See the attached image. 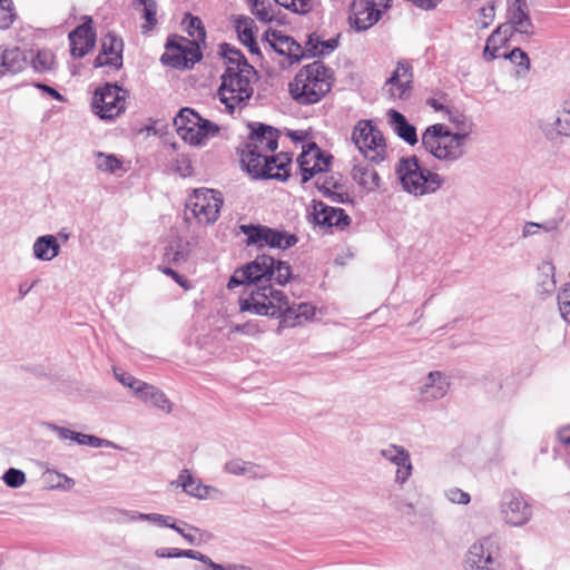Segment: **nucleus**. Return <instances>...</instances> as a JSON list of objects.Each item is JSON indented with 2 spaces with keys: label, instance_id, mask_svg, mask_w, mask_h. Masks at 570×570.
Here are the masks:
<instances>
[{
  "label": "nucleus",
  "instance_id": "nucleus-1",
  "mask_svg": "<svg viewBox=\"0 0 570 570\" xmlns=\"http://www.w3.org/2000/svg\"><path fill=\"white\" fill-rule=\"evenodd\" d=\"M292 278L291 266L268 255H258L253 262L236 269L230 276L229 289L243 285L239 309L254 315L281 318L282 327H295L314 316V306L308 303H289L288 297L272 285H285Z\"/></svg>",
  "mask_w": 570,
  "mask_h": 570
},
{
  "label": "nucleus",
  "instance_id": "nucleus-2",
  "mask_svg": "<svg viewBox=\"0 0 570 570\" xmlns=\"http://www.w3.org/2000/svg\"><path fill=\"white\" fill-rule=\"evenodd\" d=\"M465 134L453 132L444 124H433L425 128L421 136L424 150L436 160L452 165L466 154Z\"/></svg>",
  "mask_w": 570,
  "mask_h": 570
},
{
  "label": "nucleus",
  "instance_id": "nucleus-3",
  "mask_svg": "<svg viewBox=\"0 0 570 570\" xmlns=\"http://www.w3.org/2000/svg\"><path fill=\"white\" fill-rule=\"evenodd\" d=\"M332 87V73L322 61L303 67L289 83V94L301 105L318 102Z\"/></svg>",
  "mask_w": 570,
  "mask_h": 570
},
{
  "label": "nucleus",
  "instance_id": "nucleus-4",
  "mask_svg": "<svg viewBox=\"0 0 570 570\" xmlns=\"http://www.w3.org/2000/svg\"><path fill=\"white\" fill-rule=\"evenodd\" d=\"M404 191L415 197L436 193L444 184V178L423 167L416 156L401 158L395 167Z\"/></svg>",
  "mask_w": 570,
  "mask_h": 570
},
{
  "label": "nucleus",
  "instance_id": "nucleus-5",
  "mask_svg": "<svg viewBox=\"0 0 570 570\" xmlns=\"http://www.w3.org/2000/svg\"><path fill=\"white\" fill-rule=\"evenodd\" d=\"M255 79L256 70L250 65L243 63V68L226 67L218 88V97L229 114L252 97V85Z\"/></svg>",
  "mask_w": 570,
  "mask_h": 570
},
{
  "label": "nucleus",
  "instance_id": "nucleus-6",
  "mask_svg": "<svg viewBox=\"0 0 570 570\" xmlns=\"http://www.w3.org/2000/svg\"><path fill=\"white\" fill-rule=\"evenodd\" d=\"M278 147V131L272 126L257 124L252 128L247 141L240 151V161L250 175H263L261 163L265 156L274 153Z\"/></svg>",
  "mask_w": 570,
  "mask_h": 570
},
{
  "label": "nucleus",
  "instance_id": "nucleus-7",
  "mask_svg": "<svg viewBox=\"0 0 570 570\" xmlns=\"http://www.w3.org/2000/svg\"><path fill=\"white\" fill-rule=\"evenodd\" d=\"M174 126L183 140L195 146L204 145L219 131L216 124L202 118L191 108H183L174 118Z\"/></svg>",
  "mask_w": 570,
  "mask_h": 570
},
{
  "label": "nucleus",
  "instance_id": "nucleus-8",
  "mask_svg": "<svg viewBox=\"0 0 570 570\" xmlns=\"http://www.w3.org/2000/svg\"><path fill=\"white\" fill-rule=\"evenodd\" d=\"M352 141L371 161L381 163L385 155V139L372 120H360L353 128Z\"/></svg>",
  "mask_w": 570,
  "mask_h": 570
},
{
  "label": "nucleus",
  "instance_id": "nucleus-9",
  "mask_svg": "<svg viewBox=\"0 0 570 570\" xmlns=\"http://www.w3.org/2000/svg\"><path fill=\"white\" fill-rule=\"evenodd\" d=\"M239 230L247 237L246 243L248 246H257L259 248L268 246L284 250L295 246L298 242L296 235L265 225H240Z\"/></svg>",
  "mask_w": 570,
  "mask_h": 570
},
{
  "label": "nucleus",
  "instance_id": "nucleus-10",
  "mask_svg": "<svg viewBox=\"0 0 570 570\" xmlns=\"http://www.w3.org/2000/svg\"><path fill=\"white\" fill-rule=\"evenodd\" d=\"M391 0H353L348 21L356 31H365L373 27L390 8Z\"/></svg>",
  "mask_w": 570,
  "mask_h": 570
},
{
  "label": "nucleus",
  "instance_id": "nucleus-11",
  "mask_svg": "<svg viewBox=\"0 0 570 570\" xmlns=\"http://www.w3.org/2000/svg\"><path fill=\"white\" fill-rule=\"evenodd\" d=\"M499 546L494 538L483 537L474 542L466 553V570H497Z\"/></svg>",
  "mask_w": 570,
  "mask_h": 570
},
{
  "label": "nucleus",
  "instance_id": "nucleus-12",
  "mask_svg": "<svg viewBox=\"0 0 570 570\" xmlns=\"http://www.w3.org/2000/svg\"><path fill=\"white\" fill-rule=\"evenodd\" d=\"M125 92L116 85L106 83L96 89L92 109L101 119H112L125 109Z\"/></svg>",
  "mask_w": 570,
  "mask_h": 570
},
{
  "label": "nucleus",
  "instance_id": "nucleus-13",
  "mask_svg": "<svg viewBox=\"0 0 570 570\" xmlns=\"http://www.w3.org/2000/svg\"><path fill=\"white\" fill-rule=\"evenodd\" d=\"M223 198L220 193L213 189L195 190L188 207L199 223L212 224L219 217Z\"/></svg>",
  "mask_w": 570,
  "mask_h": 570
},
{
  "label": "nucleus",
  "instance_id": "nucleus-14",
  "mask_svg": "<svg viewBox=\"0 0 570 570\" xmlns=\"http://www.w3.org/2000/svg\"><path fill=\"white\" fill-rule=\"evenodd\" d=\"M501 514L509 525L522 527L532 518V508L521 492L511 491L502 498Z\"/></svg>",
  "mask_w": 570,
  "mask_h": 570
},
{
  "label": "nucleus",
  "instance_id": "nucleus-15",
  "mask_svg": "<svg viewBox=\"0 0 570 570\" xmlns=\"http://www.w3.org/2000/svg\"><path fill=\"white\" fill-rule=\"evenodd\" d=\"M504 27L515 38H530L534 33V26L529 14L527 0H512L508 2L507 20Z\"/></svg>",
  "mask_w": 570,
  "mask_h": 570
},
{
  "label": "nucleus",
  "instance_id": "nucleus-16",
  "mask_svg": "<svg viewBox=\"0 0 570 570\" xmlns=\"http://www.w3.org/2000/svg\"><path fill=\"white\" fill-rule=\"evenodd\" d=\"M332 156L325 155L315 142H309L303 147L297 157V164L302 173V183L308 181L318 173L327 171L331 165Z\"/></svg>",
  "mask_w": 570,
  "mask_h": 570
},
{
  "label": "nucleus",
  "instance_id": "nucleus-17",
  "mask_svg": "<svg viewBox=\"0 0 570 570\" xmlns=\"http://www.w3.org/2000/svg\"><path fill=\"white\" fill-rule=\"evenodd\" d=\"M413 73L409 63L399 62L383 86V92L392 100H405L412 92Z\"/></svg>",
  "mask_w": 570,
  "mask_h": 570
},
{
  "label": "nucleus",
  "instance_id": "nucleus-18",
  "mask_svg": "<svg viewBox=\"0 0 570 570\" xmlns=\"http://www.w3.org/2000/svg\"><path fill=\"white\" fill-rule=\"evenodd\" d=\"M380 455L396 466L394 483L405 484L413 474V464L410 452L402 445L389 444L380 450Z\"/></svg>",
  "mask_w": 570,
  "mask_h": 570
},
{
  "label": "nucleus",
  "instance_id": "nucleus-19",
  "mask_svg": "<svg viewBox=\"0 0 570 570\" xmlns=\"http://www.w3.org/2000/svg\"><path fill=\"white\" fill-rule=\"evenodd\" d=\"M311 216L313 222L322 227H338L343 229L351 223L350 216L342 208L328 206L322 200L313 199Z\"/></svg>",
  "mask_w": 570,
  "mask_h": 570
},
{
  "label": "nucleus",
  "instance_id": "nucleus-20",
  "mask_svg": "<svg viewBox=\"0 0 570 570\" xmlns=\"http://www.w3.org/2000/svg\"><path fill=\"white\" fill-rule=\"evenodd\" d=\"M85 21L69 33L70 51L76 58L85 57L96 45V33L92 29V19L85 17Z\"/></svg>",
  "mask_w": 570,
  "mask_h": 570
},
{
  "label": "nucleus",
  "instance_id": "nucleus-21",
  "mask_svg": "<svg viewBox=\"0 0 570 570\" xmlns=\"http://www.w3.org/2000/svg\"><path fill=\"white\" fill-rule=\"evenodd\" d=\"M124 42L112 33L101 39V50L94 61L95 68L110 66L119 69L122 66Z\"/></svg>",
  "mask_w": 570,
  "mask_h": 570
},
{
  "label": "nucleus",
  "instance_id": "nucleus-22",
  "mask_svg": "<svg viewBox=\"0 0 570 570\" xmlns=\"http://www.w3.org/2000/svg\"><path fill=\"white\" fill-rule=\"evenodd\" d=\"M449 389L448 376L441 371H432L424 377L417 390L422 402H431L443 399Z\"/></svg>",
  "mask_w": 570,
  "mask_h": 570
},
{
  "label": "nucleus",
  "instance_id": "nucleus-23",
  "mask_svg": "<svg viewBox=\"0 0 570 570\" xmlns=\"http://www.w3.org/2000/svg\"><path fill=\"white\" fill-rule=\"evenodd\" d=\"M169 484L173 488H181L186 494L199 500L210 498L212 492H219L218 489L204 484L202 480L196 478L188 469H183L177 479L173 480Z\"/></svg>",
  "mask_w": 570,
  "mask_h": 570
},
{
  "label": "nucleus",
  "instance_id": "nucleus-24",
  "mask_svg": "<svg viewBox=\"0 0 570 570\" xmlns=\"http://www.w3.org/2000/svg\"><path fill=\"white\" fill-rule=\"evenodd\" d=\"M224 471L236 476H246L249 480H265L271 476V471L265 465L233 458L224 464Z\"/></svg>",
  "mask_w": 570,
  "mask_h": 570
},
{
  "label": "nucleus",
  "instance_id": "nucleus-25",
  "mask_svg": "<svg viewBox=\"0 0 570 570\" xmlns=\"http://www.w3.org/2000/svg\"><path fill=\"white\" fill-rule=\"evenodd\" d=\"M265 161L261 163L263 175H252L255 178H273L279 180H286L289 177V166L292 157L287 153H279L277 155H266Z\"/></svg>",
  "mask_w": 570,
  "mask_h": 570
},
{
  "label": "nucleus",
  "instance_id": "nucleus-26",
  "mask_svg": "<svg viewBox=\"0 0 570 570\" xmlns=\"http://www.w3.org/2000/svg\"><path fill=\"white\" fill-rule=\"evenodd\" d=\"M267 40L278 55L287 56L292 61H299L304 58L303 46L289 36L273 31L267 35Z\"/></svg>",
  "mask_w": 570,
  "mask_h": 570
},
{
  "label": "nucleus",
  "instance_id": "nucleus-27",
  "mask_svg": "<svg viewBox=\"0 0 570 570\" xmlns=\"http://www.w3.org/2000/svg\"><path fill=\"white\" fill-rule=\"evenodd\" d=\"M540 127L550 139L558 136H570V104L558 111L557 116L542 120Z\"/></svg>",
  "mask_w": 570,
  "mask_h": 570
},
{
  "label": "nucleus",
  "instance_id": "nucleus-28",
  "mask_svg": "<svg viewBox=\"0 0 570 570\" xmlns=\"http://www.w3.org/2000/svg\"><path fill=\"white\" fill-rule=\"evenodd\" d=\"M389 124L393 131L406 144L414 146L419 142L416 128L407 121L405 116L395 109L387 111Z\"/></svg>",
  "mask_w": 570,
  "mask_h": 570
},
{
  "label": "nucleus",
  "instance_id": "nucleus-29",
  "mask_svg": "<svg viewBox=\"0 0 570 570\" xmlns=\"http://www.w3.org/2000/svg\"><path fill=\"white\" fill-rule=\"evenodd\" d=\"M188 240L178 235H173L167 239L164 247V261L168 264L179 265L187 261L190 253Z\"/></svg>",
  "mask_w": 570,
  "mask_h": 570
},
{
  "label": "nucleus",
  "instance_id": "nucleus-30",
  "mask_svg": "<svg viewBox=\"0 0 570 570\" xmlns=\"http://www.w3.org/2000/svg\"><path fill=\"white\" fill-rule=\"evenodd\" d=\"M60 253V244L55 235L48 234L36 238L32 245L33 256L43 262H50Z\"/></svg>",
  "mask_w": 570,
  "mask_h": 570
},
{
  "label": "nucleus",
  "instance_id": "nucleus-31",
  "mask_svg": "<svg viewBox=\"0 0 570 570\" xmlns=\"http://www.w3.org/2000/svg\"><path fill=\"white\" fill-rule=\"evenodd\" d=\"M353 180L367 193L375 191L381 186L379 173L371 166L356 165L352 170Z\"/></svg>",
  "mask_w": 570,
  "mask_h": 570
},
{
  "label": "nucleus",
  "instance_id": "nucleus-32",
  "mask_svg": "<svg viewBox=\"0 0 570 570\" xmlns=\"http://www.w3.org/2000/svg\"><path fill=\"white\" fill-rule=\"evenodd\" d=\"M24 65L23 53L18 48L0 47V73L18 72Z\"/></svg>",
  "mask_w": 570,
  "mask_h": 570
},
{
  "label": "nucleus",
  "instance_id": "nucleus-33",
  "mask_svg": "<svg viewBox=\"0 0 570 570\" xmlns=\"http://www.w3.org/2000/svg\"><path fill=\"white\" fill-rule=\"evenodd\" d=\"M184 23L187 24V31L190 37L194 38V42L197 45V49L193 52V62L202 59V52L199 51V45L205 43L206 31L200 18L187 13Z\"/></svg>",
  "mask_w": 570,
  "mask_h": 570
},
{
  "label": "nucleus",
  "instance_id": "nucleus-34",
  "mask_svg": "<svg viewBox=\"0 0 570 570\" xmlns=\"http://www.w3.org/2000/svg\"><path fill=\"white\" fill-rule=\"evenodd\" d=\"M140 401L150 404L151 406L165 412L170 413L173 410V403L166 396V394L158 387L148 384L142 394L139 397Z\"/></svg>",
  "mask_w": 570,
  "mask_h": 570
},
{
  "label": "nucleus",
  "instance_id": "nucleus-35",
  "mask_svg": "<svg viewBox=\"0 0 570 570\" xmlns=\"http://www.w3.org/2000/svg\"><path fill=\"white\" fill-rule=\"evenodd\" d=\"M554 265L551 262H542L538 267V292L551 294L556 289Z\"/></svg>",
  "mask_w": 570,
  "mask_h": 570
},
{
  "label": "nucleus",
  "instance_id": "nucleus-36",
  "mask_svg": "<svg viewBox=\"0 0 570 570\" xmlns=\"http://www.w3.org/2000/svg\"><path fill=\"white\" fill-rule=\"evenodd\" d=\"M453 127V132L465 134V138L469 139V136L473 128V122L459 109L451 107L446 109L445 116H443Z\"/></svg>",
  "mask_w": 570,
  "mask_h": 570
},
{
  "label": "nucleus",
  "instance_id": "nucleus-37",
  "mask_svg": "<svg viewBox=\"0 0 570 570\" xmlns=\"http://www.w3.org/2000/svg\"><path fill=\"white\" fill-rule=\"evenodd\" d=\"M95 166L100 171L115 174L122 168V161L112 154L98 151L95 154Z\"/></svg>",
  "mask_w": 570,
  "mask_h": 570
},
{
  "label": "nucleus",
  "instance_id": "nucleus-38",
  "mask_svg": "<svg viewBox=\"0 0 570 570\" xmlns=\"http://www.w3.org/2000/svg\"><path fill=\"white\" fill-rule=\"evenodd\" d=\"M562 220H563V215H559L558 217H554V218L549 219L541 224L528 222L523 226L522 236L524 238L530 237L532 235H535L539 229H542L546 233L554 232L559 228V225L561 224Z\"/></svg>",
  "mask_w": 570,
  "mask_h": 570
},
{
  "label": "nucleus",
  "instance_id": "nucleus-39",
  "mask_svg": "<svg viewBox=\"0 0 570 570\" xmlns=\"http://www.w3.org/2000/svg\"><path fill=\"white\" fill-rule=\"evenodd\" d=\"M509 27H504L503 23L499 24L493 32L489 36L487 41L490 46H493L494 50H499L509 41H515L517 38L508 31Z\"/></svg>",
  "mask_w": 570,
  "mask_h": 570
},
{
  "label": "nucleus",
  "instance_id": "nucleus-40",
  "mask_svg": "<svg viewBox=\"0 0 570 570\" xmlns=\"http://www.w3.org/2000/svg\"><path fill=\"white\" fill-rule=\"evenodd\" d=\"M235 28L242 42H252L254 37V21L249 17L240 16L235 20Z\"/></svg>",
  "mask_w": 570,
  "mask_h": 570
},
{
  "label": "nucleus",
  "instance_id": "nucleus-41",
  "mask_svg": "<svg viewBox=\"0 0 570 570\" xmlns=\"http://www.w3.org/2000/svg\"><path fill=\"white\" fill-rule=\"evenodd\" d=\"M53 53L49 50H40L32 58V67L38 72H46L52 69L53 66Z\"/></svg>",
  "mask_w": 570,
  "mask_h": 570
},
{
  "label": "nucleus",
  "instance_id": "nucleus-42",
  "mask_svg": "<svg viewBox=\"0 0 570 570\" xmlns=\"http://www.w3.org/2000/svg\"><path fill=\"white\" fill-rule=\"evenodd\" d=\"M139 3L144 6L142 16L147 24L142 26L144 29L150 30L156 23L157 3L155 0H134V4Z\"/></svg>",
  "mask_w": 570,
  "mask_h": 570
},
{
  "label": "nucleus",
  "instance_id": "nucleus-43",
  "mask_svg": "<svg viewBox=\"0 0 570 570\" xmlns=\"http://www.w3.org/2000/svg\"><path fill=\"white\" fill-rule=\"evenodd\" d=\"M222 49L223 56L226 59L227 67L237 66L239 68H243V63L249 65L244 55L239 50L230 47L229 45H224Z\"/></svg>",
  "mask_w": 570,
  "mask_h": 570
},
{
  "label": "nucleus",
  "instance_id": "nucleus-44",
  "mask_svg": "<svg viewBox=\"0 0 570 570\" xmlns=\"http://www.w3.org/2000/svg\"><path fill=\"white\" fill-rule=\"evenodd\" d=\"M495 0H490L489 4L480 9V17L475 20L478 29H487L495 17Z\"/></svg>",
  "mask_w": 570,
  "mask_h": 570
},
{
  "label": "nucleus",
  "instance_id": "nucleus-45",
  "mask_svg": "<svg viewBox=\"0 0 570 570\" xmlns=\"http://www.w3.org/2000/svg\"><path fill=\"white\" fill-rule=\"evenodd\" d=\"M558 307L561 317L570 325V283L558 294Z\"/></svg>",
  "mask_w": 570,
  "mask_h": 570
},
{
  "label": "nucleus",
  "instance_id": "nucleus-46",
  "mask_svg": "<svg viewBox=\"0 0 570 570\" xmlns=\"http://www.w3.org/2000/svg\"><path fill=\"white\" fill-rule=\"evenodd\" d=\"M16 13L12 0H0V29L9 28L14 21Z\"/></svg>",
  "mask_w": 570,
  "mask_h": 570
},
{
  "label": "nucleus",
  "instance_id": "nucleus-47",
  "mask_svg": "<svg viewBox=\"0 0 570 570\" xmlns=\"http://www.w3.org/2000/svg\"><path fill=\"white\" fill-rule=\"evenodd\" d=\"M2 480L9 488L18 489L26 483V474L19 469L10 468L3 473Z\"/></svg>",
  "mask_w": 570,
  "mask_h": 570
},
{
  "label": "nucleus",
  "instance_id": "nucleus-48",
  "mask_svg": "<svg viewBox=\"0 0 570 570\" xmlns=\"http://www.w3.org/2000/svg\"><path fill=\"white\" fill-rule=\"evenodd\" d=\"M275 2L296 13H307L313 9V0H275Z\"/></svg>",
  "mask_w": 570,
  "mask_h": 570
},
{
  "label": "nucleus",
  "instance_id": "nucleus-49",
  "mask_svg": "<svg viewBox=\"0 0 570 570\" xmlns=\"http://www.w3.org/2000/svg\"><path fill=\"white\" fill-rule=\"evenodd\" d=\"M268 0H253L252 1V12L253 14L263 22H271L273 20V14L269 12Z\"/></svg>",
  "mask_w": 570,
  "mask_h": 570
},
{
  "label": "nucleus",
  "instance_id": "nucleus-50",
  "mask_svg": "<svg viewBox=\"0 0 570 570\" xmlns=\"http://www.w3.org/2000/svg\"><path fill=\"white\" fill-rule=\"evenodd\" d=\"M47 428L50 431L55 432L60 440H62V441L71 440V441L76 442L77 444H79V440L81 438L80 432L72 431L68 428L59 426L55 423H47Z\"/></svg>",
  "mask_w": 570,
  "mask_h": 570
},
{
  "label": "nucleus",
  "instance_id": "nucleus-51",
  "mask_svg": "<svg viewBox=\"0 0 570 570\" xmlns=\"http://www.w3.org/2000/svg\"><path fill=\"white\" fill-rule=\"evenodd\" d=\"M503 57L509 59L512 63L523 67L525 70L530 68V59L520 48L512 49L509 53H504Z\"/></svg>",
  "mask_w": 570,
  "mask_h": 570
},
{
  "label": "nucleus",
  "instance_id": "nucleus-52",
  "mask_svg": "<svg viewBox=\"0 0 570 570\" xmlns=\"http://www.w3.org/2000/svg\"><path fill=\"white\" fill-rule=\"evenodd\" d=\"M445 494V498L452 502V503H455V504H469L470 501H471V497L468 492L459 489V488H450L448 490H445L444 492Z\"/></svg>",
  "mask_w": 570,
  "mask_h": 570
},
{
  "label": "nucleus",
  "instance_id": "nucleus-53",
  "mask_svg": "<svg viewBox=\"0 0 570 570\" xmlns=\"http://www.w3.org/2000/svg\"><path fill=\"white\" fill-rule=\"evenodd\" d=\"M147 521L158 528L176 529V519L160 513H148Z\"/></svg>",
  "mask_w": 570,
  "mask_h": 570
},
{
  "label": "nucleus",
  "instance_id": "nucleus-54",
  "mask_svg": "<svg viewBox=\"0 0 570 570\" xmlns=\"http://www.w3.org/2000/svg\"><path fill=\"white\" fill-rule=\"evenodd\" d=\"M79 444L80 445H89L91 448L107 446V448L117 449V445L114 444L111 441H108V440H105V439H100V438H98L96 435H89V434H83V433H81V438L79 440Z\"/></svg>",
  "mask_w": 570,
  "mask_h": 570
},
{
  "label": "nucleus",
  "instance_id": "nucleus-55",
  "mask_svg": "<svg viewBox=\"0 0 570 570\" xmlns=\"http://www.w3.org/2000/svg\"><path fill=\"white\" fill-rule=\"evenodd\" d=\"M321 43V37L316 33L307 36L305 45L303 46L304 58L317 57V49Z\"/></svg>",
  "mask_w": 570,
  "mask_h": 570
},
{
  "label": "nucleus",
  "instance_id": "nucleus-56",
  "mask_svg": "<svg viewBox=\"0 0 570 570\" xmlns=\"http://www.w3.org/2000/svg\"><path fill=\"white\" fill-rule=\"evenodd\" d=\"M183 525L187 527V523L180 522ZM177 533H179L188 543L196 544L198 539L195 533L199 530L195 527L188 525V531H185L184 528L176 523V529H174Z\"/></svg>",
  "mask_w": 570,
  "mask_h": 570
},
{
  "label": "nucleus",
  "instance_id": "nucleus-57",
  "mask_svg": "<svg viewBox=\"0 0 570 570\" xmlns=\"http://www.w3.org/2000/svg\"><path fill=\"white\" fill-rule=\"evenodd\" d=\"M49 475H56L59 479H62L63 482H57L51 485L52 489H62V490H71L75 487V480L69 478L66 474H62L58 471H48Z\"/></svg>",
  "mask_w": 570,
  "mask_h": 570
},
{
  "label": "nucleus",
  "instance_id": "nucleus-58",
  "mask_svg": "<svg viewBox=\"0 0 570 570\" xmlns=\"http://www.w3.org/2000/svg\"><path fill=\"white\" fill-rule=\"evenodd\" d=\"M337 46H338V41L334 38L328 39V40L321 39V43L317 49V57L333 52Z\"/></svg>",
  "mask_w": 570,
  "mask_h": 570
},
{
  "label": "nucleus",
  "instance_id": "nucleus-59",
  "mask_svg": "<svg viewBox=\"0 0 570 570\" xmlns=\"http://www.w3.org/2000/svg\"><path fill=\"white\" fill-rule=\"evenodd\" d=\"M426 104L435 111H442L443 116H445L446 109L451 108L443 98H430L426 100Z\"/></svg>",
  "mask_w": 570,
  "mask_h": 570
},
{
  "label": "nucleus",
  "instance_id": "nucleus-60",
  "mask_svg": "<svg viewBox=\"0 0 570 570\" xmlns=\"http://www.w3.org/2000/svg\"><path fill=\"white\" fill-rule=\"evenodd\" d=\"M181 551L177 548H159L155 551L158 558H181Z\"/></svg>",
  "mask_w": 570,
  "mask_h": 570
},
{
  "label": "nucleus",
  "instance_id": "nucleus-61",
  "mask_svg": "<svg viewBox=\"0 0 570 570\" xmlns=\"http://www.w3.org/2000/svg\"><path fill=\"white\" fill-rule=\"evenodd\" d=\"M147 385H148V383L140 381L138 379H135L131 381V383H129V385L127 387H129L134 392L136 397L139 399Z\"/></svg>",
  "mask_w": 570,
  "mask_h": 570
},
{
  "label": "nucleus",
  "instance_id": "nucleus-62",
  "mask_svg": "<svg viewBox=\"0 0 570 570\" xmlns=\"http://www.w3.org/2000/svg\"><path fill=\"white\" fill-rule=\"evenodd\" d=\"M557 438L558 440L562 443V444H570V424L569 425H566V426H562L560 428L558 431H557Z\"/></svg>",
  "mask_w": 570,
  "mask_h": 570
},
{
  "label": "nucleus",
  "instance_id": "nucleus-63",
  "mask_svg": "<svg viewBox=\"0 0 570 570\" xmlns=\"http://www.w3.org/2000/svg\"><path fill=\"white\" fill-rule=\"evenodd\" d=\"M124 514L127 517V520L130 522L137 521H147L148 513H142L138 511H124Z\"/></svg>",
  "mask_w": 570,
  "mask_h": 570
},
{
  "label": "nucleus",
  "instance_id": "nucleus-64",
  "mask_svg": "<svg viewBox=\"0 0 570 570\" xmlns=\"http://www.w3.org/2000/svg\"><path fill=\"white\" fill-rule=\"evenodd\" d=\"M114 373L117 381L120 382L124 386H128L129 383H131V381L136 379L126 372H118L117 370H115Z\"/></svg>",
  "mask_w": 570,
  "mask_h": 570
}]
</instances>
